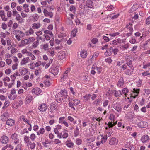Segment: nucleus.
Returning a JSON list of instances; mask_svg holds the SVG:
<instances>
[{
	"instance_id": "f03ea898",
	"label": "nucleus",
	"mask_w": 150,
	"mask_h": 150,
	"mask_svg": "<svg viewBox=\"0 0 150 150\" xmlns=\"http://www.w3.org/2000/svg\"><path fill=\"white\" fill-rule=\"evenodd\" d=\"M80 103V101L77 99L71 98L69 99V105L70 107L73 109L75 110L76 109L74 106H76L79 104Z\"/></svg>"
},
{
	"instance_id": "a18cd8bd",
	"label": "nucleus",
	"mask_w": 150,
	"mask_h": 150,
	"mask_svg": "<svg viewBox=\"0 0 150 150\" xmlns=\"http://www.w3.org/2000/svg\"><path fill=\"white\" fill-rule=\"evenodd\" d=\"M48 139H46L45 140V142H43L42 143V144L43 145V146L45 147H47V145H46V144H50V142H49L48 141H47Z\"/></svg>"
},
{
	"instance_id": "4be33fe9",
	"label": "nucleus",
	"mask_w": 150,
	"mask_h": 150,
	"mask_svg": "<svg viewBox=\"0 0 150 150\" xmlns=\"http://www.w3.org/2000/svg\"><path fill=\"white\" fill-rule=\"evenodd\" d=\"M133 92L134 93H135L137 94L135 95L134 96H132L131 95V97H132L133 98H135L138 96V94L139 93L140 90L139 89H135L134 88L133 89Z\"/></svg>"
},
{
	"instance_id": "aec40b11",
	"label": "nucleus",
	"mask_w": 150,
	"mask_h": 150,
	"mask_svg": "<svg viewBox=\"0 0 150 150\" xmlns=\"http://www.w3.org/2000/svg\"><path fill=\"white\" fill-rule=\"evenodd\" d=\"M28 40L27 39H25L23 40H22L21 42V43L20 45V46H23L25 45L29 44Z\"/></svg>"
},
{
	"instance_id": "a878e982",
	"label": "nucleus",
	"mask_w": 150,
	"mask_h": 150,
	"mask_svg": "<svg viewBox=\"0 0 150 150\" xmlns=\"http://www.w3.org/2000/svg\"><path fill=\"white\" fill-rule=\"evenodd\" d=\"M91 95L90 94H86L83 96V98H84L83 100V101L85 102L90 99Z\"/></svg>"
},
{
	"instance_id": "9d476101",
	"label": "nucleus",
	"mask_w": 150,
	"mask_h": 150,
	"mask_svg": "<svg viewBox=\"0 0 150 150\" xmlns=\"http://www.w3.org/2000/svg\"><path fill=\"white\" fill-rule=\"evenodd\" d=\"M33 99V97L28 95L25 99V104H28L30 103Z\"/></svg>"
},
{
	"instance_id": "0e129e2a",
	"label": "nucleus",
	"mask_w": 150,
	"mask_h": 150,
	"mask_svg": "<svg viewBox=\"0 0 150 150\" xmlns=\"http://www.w3.org/2000/svg\"><path fill=\"white\" fill-rule=\"evenodd\" d=\"M109 101L108 100H105L103 104V105L104 107L106 106L108 104Z\"/></svg>"
},
{
	"instance_id": "5701e85b",
	"label": "nucleus",
	"mask_w": 150,
	"mask_h": 150,
	"mask_svg": "<svg viewBox=\"0 0 150 150\" xmlns=\"http://www.w3.org/2000/svg\"><path fill=\"white\" fill-rule=\"evenodd\" d=\"M113 52V48L110 47L109 49L105 53L106 56H110Z\"/></svg>"
},
{
	"instance_id": "c03bdc74",
	"label": "nucleus",
	"mask_w": 150,
	"mask_h": 150,
	"mask_svg": "<svg viewBox=\"0 0 150 150\" xmlns=\"http://www.w3.org/2000/svg\"><path fill=\"white\" fill-rule=\"evenodd\" d=\"M67 74H65L64 73L63 74L61 78V81H63L64 80L67 78Z\"/></svg>"
},
{
	"instance_id": "a19ab883",
	"label": "nucleus",
	"mask_w": 150,
	"mask_h": 150,
	"mask_svg": "<svg viewBox=\"0 0 150 150\" xmlns=\"http://www.w3.org/2000/svg\"><path fill=\"white\" fill-rule=\"evenodd\" d=\"M42 64V63L40 61H38L36 63H34V65L35 67H38L40 65H41Z\"/></svg>"
},
{
	"instance_id": "6ab92c4d",
	"label": "nucleus",
	"mask_w": 150,
	"mask_h": 150,
	"mask_svg": "<svg viewBox=\"0 0 150 150\" xmlns=\"http://www.w3.org/2000/svg\"><path fill=\"white\" fill-rule=\"evenodd\" d=\"M93 2L91 0H88L86 1V6L90 8L93 7Z\"/></svg>"
},
{
	"instance_id": "79ce46f5",
	"label": "nucleus",
	"mask_w": 150,
	"mask_h": 150,
	"mask_svg": "<svg viewBox=\"0 0 150 150\" xmlns=\"http://www.w3.org/2000/svg\"><path fill=\"white\" fill-rule=\"evenodd\" d=\"M82 142V140L80 139H76V144L78 145H80L81 144Z\"/></svg>"
},
{
	"instance_id": "cd10ccee",
	"label": "nucleus",
	"mask_w": 150,
	"mask_h": 150,
	"mask_svg": "<svg viewBox=\"0 0 150 150\" xmlns=\"http://www.w3.org/2000/svg\"><path fill=\"white\" fill-rule=\"evenodd\" d=\"M20 71L21 75H24L28 71L26 68H23L20 70Z\"/></svg>"
},
{
	"instance_id": "c85d7f7f",
	"label": "nucleus",
	"mask_w": 150,
	"mask_h": 150,
	"mask_svg": "<svg viewBox=\"0 0 150 150\" xmlns=\"http://www.w3.org/2000/svg\"><path fill=\"white\" fill-rule=\"evenodd\" d=\"M29 59V57H27L26 58H24L21 61V65L25 64L28 62V59Z\"/></svg>"
},
{
	"instance_id": "09e8293b",
	"label": "nucleus",
	"mask_w": 150,
	"mask_h": 150,
	"mask_svg": "<svg viewBox=\"0 0 150 150\" xmlns=\"http://www.w3.org/2000/svg\"><path fill=\"white\" fill-rule=\"evenodd\" d=\"M44 33L45 34H49V35L51 36H52L53 34H52V32L50 31H49L48 30H45L44 31Z\"/></svg>"
},
{
	"instance_id": "de8ad7c7",
	"label": "nucleus",
	"mask_w": 150,
	"mask_h": 150,
	"mask_svg": "<svg viewBox=\"0 0 150 150\" xmlns=\"http://www.w3.org/2000/svg\"><path fill=\"white\" fill-rule=\"evenodd\" d=\"M116 40L117 42V43H125V40H121L120 38H118L117 39H116Z\"/></svg>"
},
{
	"instance_id": "9b49d317",
	"label": "nucleus",
	"mask_w": 150,
	"mask_h": 150,
	"mask_svg": "<svg viewBox=\"0 0 150 150\" xmlns=\"http://www.w3.org/2000/svg\"><path fill=\"white\" fill-rule=\"evenodd\" d=\"M32 93H34L36 95H38L41 92V90L39 88H35L33 89L31 91Z\"/></svg>"
},
{
	"instance_id": "3c124183",
	"label": "nucleus",
	"mask_w": 150,
	"mask_h": 150,
	"mask_svg": "<svg viewBox=\"0 0 150 150\" xmlns=\"http://www.w3.org/2000/svg\"><path fill=\"white\" fill-rule=\"evenodd\" d=\"M29 144L30 145V147L32 149H34L35 148L36 145L35 143H31V142L30 143V144Z\"/></svg>"
},
{
	"instance_id": "603ef678",
	"label": "nucleus",
	"mask_w": 150,
	"mask_h": 150,
	"mask_svg": "<svg viewBox=\"0 0 150 150\" xmlns=\"http://www.w3.org/2000/svg\"><path fill=\"white\" fill-rule=\"evenodd\" d=\"M48 44L46 43L43 45V49L45 51L48 50Z\"/></svg>"
},
{
	"instance_id": "58836bf2",
	"label": "nucleus",
	"mask_w": 150,
	"mask_h": 150,
	"mask_svg": "<svg viewBox=\"0 0 150 150\" xmlns=\"http://www.w3.org/2000/svg\"><path fill=\"white\" fill-rule=\"evenodd\" d=\"M107 136H105L104 137H103L101 139V143L102 144L104 143L107 140Z\"/></svg>"
},
{
	"instance_id": "c756f323",
	"label": "nucleus",
	"mask_w": 150,
	"mask_h": 150,
	"mask_svg": "<svg viewBox=\"0 0 150 150\" xmlns=\"http://www.w3.org/2000/svg\"><path fill=\"white\" fill-rule=\"evenodd\" d=\"M87 55V54L86 51H82L81 52L80 55L82 58H85L86 57Z\"/></svg>"
},
{
	"instance_id": "473e14b6",
	"label": "nucleus",
	"mask_w": 150,
	"mask_h": 150,
	"mask_svg": "<svg viewBox=\"0 0 150 150\" xmlns=\"http://www.w3.org/2000/svg\"><path fill=\"white\" fill-rule=\"evenodd\" d=\"M129 92L128 89L127 88H124L122 90V93L125 95V97H127V93H128Z\"/></svg>"
},
{
	"instance_id": "39448f33",
	"label": "nucleus",
	"mask_w": 150,
	"mask_h": 150,
	"mask_svg": "<svg viewBox=\"0 0 150 150\" xmlns=\"http://www.w3.org/2000/svg\"><path fill=\"white\" fill-rule=\"evenodd\" d=\"M47 108V106L45 103H42L38 107V109L40 111L44 112L46 111Z\"/></svg>"
},
{
	"instance_id": "7c9ffc66",
	"label": "nucleus",
	"mask_w": 150,
	"mask_h": 150,
	"mask_svg": "<svg viewBox=\"0 0 150 150\" xmlns=\"http://www.w3.org/2000/svg\"><path fill=\"white\" fill-rule=\"evenodd\" d=\"M13 33L15 35H22V36H23L24 34L21 31L18 30H16L13 31Z\"/></svg>"
},
{
	"instance_id": "ddd939ff",
	"label": "nucleus",
	"mask_w": 150,
	"mask_h": 150,
	"mask_svg": "<svg viewBox=\"0 0 150 150\" xmlns=\"http://www.w3.org/2000/svg\"><path fill=\"white\" fill-rule=\"evenodd\" d=\"M112 93H113L115 96L116 97H120L122 95V92L120 90H114L113 91Z\"/></svg>"
},
{
	"instance_id": "423d86ee",
	"label": "nucleus",
	"mask_w": 150,
	"mask_h": 150,
	"mask_svg": "<svg viewBox=\"0 0 150 150\" xmlns=\"http://www.w3.org/2000/svg\"><path fill=\"white\" fill-rule=\"evenodd\" d=\"M113 107L118 112H121L122 108L120 103H116V104H114Z\"/></svg>"
},
{
	"instance_id": "0eeeda50",
	"label": "nucleus",
	"mask_w": 150,
	"mask_h": 150,
	"mask_svg": "<svg viewBox=\"0 0 150 150\" xmlns=\"http://www.w3.org/2000/svg\"><path fill=\"white\" fill-rule=\"evenodd\" d=\"M118 142V140L115 138H112L110 140L109 144L111 145H117Z\"/></svg>"
},
{
	"instance_id": "2f4dec72",
	"label": "nucleus",
	"mask_w": 150,
	"mask_h": 150,
	"mask_svg": "<svg viewBox=\"0 0 150 150\" xmlns=\"http://www.w3.org/2000/svg\"><path fill=\"white\" fill-rule=\"evenodd\" d=\"M117 124V122H109L108 125L109 128L112 127L113 126Z\"/></svg>"
},
{
	"instance_id": "f257e3e1",
	"label": "nucleus",
	"mask_w": 150,
	"mask_h": 150,
	"mask_svg": "<svg viewBox=\"0 0 150 150\" xmlns=\"http://www.w3.org/2000/svg\"><path fill=\"white\" fill-rule=\"evenodd\" d=\"M67 96V92L62 90L56 96V100L58 103H60L64 99L66 98Z\"/></svg>"
},
{
	"instance_id": "4468645a",
	"label": "nucleus",
	"mask_w": 150,
	"mask_h": 150,
	"mask_svg": "<svg viewBox=\"0 0 150 150\" xmlns=\"http://www.w3.org/2000/svg\"><path fill=\"white\" fill-rule=\"evenodd\" d=\"M43 12L45 16H49L50 18L53 16V13L52 12H49L46 9H44Z\"/></svg>"
},
{
	"instance_id": "393cba45",
	"label": "nucleus",
	"mask_w": 150,
	"mask_h": 150,
	"mask_svg": "<svg viewBox=\"0 0 150 150\" xmlns=\"http://www.w3.org/2000/svg\"><path fill=\"white\" fill-rule=\"evenodd\" d=\"M47 53L51 56H54V50L53 49L50 48L48 50Z\"/></svg>"
},
{
	"instance_id": "ea45409f",
	"label": "nucleus",
	"mask_w": 150,
	"mask_h": 150,
	"mask_svg": "<svg viewBox=\"0 0 150 150\" xmlns=\"http://www.w3.org/2000/svg\"><path fill=\"white\" fill-rule=\"evenodd\" d=\"M8 147L11 148V149H13V147L11 145L7 144L5 147L2 148V150H5Z\"/></svg>"
},
{
	"instance_id": "49530a36",
	"label": "nucleus",
	"mask_w": 150,
	"mask_h": 150,
	"mask_svg": "<svg viewBox=\"0 0 150 150\" xmlns=\"http://www.w3.org/2000/svg\"><path fill=\"white\" fill-rule=\"evenodd\" d=\"M33 18L34 21H37L38 18L39 16L38 14H36L35 15H33L32 16Z\"/></svg>"
},
{
	"instance_id": "b1692460",
	"label": "nucleus",
	"mask_w": 150,
	"mask_h": 150,
	"mask_svg": "<svg viewBox=\"0 0 150 150\" xmlns=\"http://www.w3.org/2000/svg\"><path fill=\"white\" fill-rule=\"evenodd\" d=\"M62 126L59 125H57L56 126V128L54 129V131L55 134H58V130H60L61 129Z\"/></svg>"
},
{
	"instance_id": "13d9d810",
	"label": "nucleus",
	"mask_w": 150,
	"mask_h": 150,
	"mask_svg": "<svg viewBox=\"0 0 150 150\" xmlns=\"http://www.w3.org/2000/svg\"><path fill=\"white\" fill-rule=\"evenodd\" d=\"M103 38L106 42L109 41L110 40V39L109 37L108 36H104L103 37Z\"/></svg>"
},
{
	"instance_id": "72a5a7b5",
	"label": "nucleus",
	"mask_w": 150,
	"mask_h": 150,
	"mask_svg": "<svg viewBox=\"0 0 150 150\" xmlns=\"http://www.w3.org/2000/svg\"><path fill=\"white\" fill-rule=\"evenodd\" d=\"M32 27L33 28L37 29L39 28L41 26V24L40 23L36 24L34 23L32 25Z\"/></svg>"
},
{
	"instance_id": "2eb2a0df",
	"label": "nucleus",
	"mask_w": 150,
	"mask_h": 150,
	"mask_svg": "<svg viewBox=\"0 0 150 150\" xmlns=\"http://www.w3.org/2000/svg\"><path fill=\"white\" fill-rule=\"evenodd\" d=\"M149 139V137L148 135H144L141 138V140L143 143H145Z\"/></svg>"
},
{
	"instance_id": "052dcab7",
	"label": "nucleus",
	"mask_w": 150,
	"mask_h": 150,
	"mask_svg": "<svg viewBox=\"0 0 150 150\" xmlns=\"http://www.w3.org/2000/svg\"><path fill=\"white\" fill-rule=\"evenodd\" d=\"M17 134L14 133L12 134L11 136V137L12 139L15 140L17 139Z\"/></svg>"
},
{
	"instance_id": "8fccbe9b",
	"label": "nucleus",
	"mask_w": 150,
	"mask_h": 150,
	"mask_svg": "<svg viewBox=\"0 0 150 150\" xmlns=\"http://www.w3.org/2000/svg\"><path fill=\"white\" fill-rule=\"evenodd\" d=\"M20 120L21 121H23L24 122L27 121V119L26 118H25V117L22 115L21 116L20 118Z\"/></svg>"
},
{
	"instance_id": "6e6d98bb",
	"label": "nucleus",
	"mask_w": 150,
	"mask_h": 150,
	"mask_svg": "<svg viewBox=\"0 0 150 150\" xmlns=\"http://www.w3.org/2000/svg\"><path fill=\"white\" fill-rule=\"evenodd\" d=\"M38 41H37L33 43V46L34 48H35L38 46Z\"/></svg>"
},
{
	"instance_id": "774afa93",
	"label": "nucleus",
	"mask_w": 150,
	"mask_h": 150,
	"mask_svg": "<svg viewBox=\"0 0 150 150\" xmlns=\"http://www.w3.org/2000/svg\"><path fill=\"white\" fill-rule=\"evenodd\" d=\"M146 23L147 25H149L150 24V16H149L146 19Z\"/></svg>"
},
{
	"instance_id": "4c0bfd02",
	"label": "nucleus",
	"mask_w": 150,
	"mask_h": 150,
	"mask_svg": "<svg viewBox=\"0 0 150 150\" xmlns=\"http://www.w3.org/2000/svg\"><path fill=\"white\" fill-rule=\"evenodd\" d=\"M127 120L129 121H132L133 120V116L132 115H129L127 116Z\"/></svg>"
},
{
	"instance_id": "a211bd4d",
	"label": "nucleus",
	"mask_w": 150,
	"mask_h": 150,
	"mask_svg": "<svg viewBox=\"0 0 150 150\" xmlns=\"http://www.w3.org/2000/svg\"><path fill=\"white\" fill-rule=\"evenodd\" d=\"M15 121L12 119H9L8 120L6 121V124L7 125L12 126L14 125Z\"/></svg>"
},
{
	"instance_id": "37998d69",
	"label": "nucleus",
	"mask_w": 150,
	"mask_h": 150,
	"mask_svg": "<svg viewBox=\"0 0 150 150\" xmlns=\"http://www.w3.org/2000/svg\"><path fill=\"white\" fill-rule=\"evenodd\" d=\"M137 6V4H134L132 7L131 9L130 10V11H131V12H133V11H135L137 8L135 7V6Z\"/></svg>"
},
{
	"instance_id": "6e6552de",
	"label": "nucleus",
	"mask_w": 150,
	"mask_h": 150,
	"mask_svg": "<svg viewBox=\"0 0 150 150\" xmlns=\"http://www.w3.org/2000/svg\"><path fill=\"white\" fill-rule=\"evenodd\" d=\"M132 24H131L130 23H129V24L127 25L126 28H125V30L127 32L132 33L133 29L132 27Z\"/></svg>"
},
{
	"instance_id": "f8f14e48",
	"label": "nucleus",
	"mask_w": 150,
	"mask_h": 150,
	"mask_svg": "<svg viewBox=\"0 0 150 150\" xmlns=\"http://www.w3.org/2000/svg\"><path fill=\"white\" fill-rule=\"evenodd\" d=\"M64 117H62L59 118V122L60 123L64 124L66 127H68L69 126L67 122L64 120Z\"/></svg>"
},
{
	"instance_id": "dca6fc26",
	"label": "nucleus",
	"mask_w": 150,
	"mask_h": 150,
	"mask_svg": "<svg viewBox=\"0 0 150 150\" xmlns=\"http://www.w3.org/2000/svg\"><path fill=\"white\" fill-rule=\"evenodd\" d=\"M124 85V80L122 77H121L119 79L117 83V86L120 87Z\"/></svg>"
},
{
	"instance_id": "e2e57ef3",
	"label": "nucleus",
	"mask_w": 150,
	"mask_h": 150,
	"mask_svg": "<svg viewBox=\"0 0 150 150\" xmlns=\"http://www.w3.org/2000/svg\"><path fill=\"white\" fill-rule=\"evenodd\" d=\"M44 84L45 85H46L47 86H49L51 84V83H50V81H48L47 80H45V81Z\"/></svg>"
},
{
	"instance_id": "5fc2aeb1",
	"label": "nucleus",
	"mask_w": 150,
	"mask_h": 150,
	"mask_svg": "<svg viewBox=\"0 0 150 150\" xmlns=\"http://www.w3.org/2000/svg\"><path fill=\"white\" fill-rule=\"evenodd\" d=\"M99 55V53L98 52H95L92 55V58L90 59V60L92 59L93 58H96Z\"/></svg>"
},
{
	"instance_id": "bf43d9fd",
	"label": "nucleus",
	"mask_w": 150,
	"mask_h": 150,
	"mask_svg": "<svg viewBox=\"0 0 150 150\" xmlns=\"http://www.w3.org/2000/svg\"><path fill=\"white\" fill-rule=\"evenodd\" d=\"M142 74L143 76H145L147 75H150V73L149 71H146L142 73Z\"/></svg>"
},
{
	"instance_id": "4d7b16f0",
	"label": "nucleus",
	"mask_w": 150,
	"mask_h": 150,
	"mask_svg": "<svg viewBox=\"0 0 150 150\" xmlns=\"http://www.w3.org/2000/svg\"><path fill=\"white\" fill-rule=\"evenodd\" d=\"M18 51V50L16 49L14 47H12V49L11 51V53L12 54H13L14 53L17 52Z\"/></svg>"
},
{
	"instance_id": "864d4df0",
	"label": "nucleus",
	"mask_w": 150,
	"mask_h": 150,
	"mask_svg": "<svg viewBox=\"0 0 150 150\" xmlns=\"http://www.w3.org/2000/svg\"><path fill=\"white\" fill-rule=\"evenodd\" d=\"M36 136L34 134H31L30 138L31 140L34 141L35 140Z\"/></svg>"
},
{
	"instance_id": "f704fd0d",
	"label": "nucleus",
	"mask_w": 150,
	"mask_h": 150,
	"mask_svg": "<svg viewBox=\"0 0 150 150\" xmlns=\"http://www.w3.org/2000/svg\"><path fill=\"white\" fill-rule=\"evenodd\" d=\"M119 15V14L114 15V16H113L112 15H110L108 16V18H110L112 19H114L117 18L118 17Z\"/></svg>"
},
{
	"instance_id": "c9c22d12",
	"label": "nucleus",
	"mask_w": 150,
	"mask_h": 150,
	"mask_svg": "<svg viewBox=\"0 0 150 150\" xmlns=\"http://www.w3.org/2000/svg\"><path fill=\"white\" fill-rule=\"evenodd\" d=\"M34 33V31L33 29L30 28L29 30L26 32V35H30L33 34Z\"/></svg>"
},
{
	"instance_id": "1a4fd4ad",
	"label": "nucleus",
	"mask_w": 150,
	"mask_h": 150,
	"mask_svg": "<svg viewBox=\"0 0 150 150\" xmlns=\"http://www.w3.org/2000/svg\"><path fill=\"white\" fill-rule=\"evenodd\" d=\"M1 141L2 143L6 144L8 142L9 140L7 136L4 135L1 137Z\"/></svg>"
},
{
	"instance_id": "e433bc0d",
	"label": "nucleus",
	"mask_w": 150,
	"mask_h": 150,
	"mask_svg": "<svg viewBox=\"0 0 150 150\" xmlns=\"http://www.w3.org/2000/svg\"><path fill=\"white\" fill-rule=\"evenodd\" d=\"M77 29H74L71 32V35L73 37H74L76 35V33H77Z\"/></svg>"
},
{
	"instance_id": "680f3d73",
	"label": "nucleus",
	"mask_w": 150,
	"mask_h": 150,
	"mask_svg": "<svg viewBox=\"0 0 150 150\" xmlns=\"http://www.w3.org/2000/svg\"><path fill=\"white\" fill-rule=\"evenodd\" d=\"M55 49L56 50H60L62 49L63 47L61 45L59 46H57L56 44L55 45Z\"/></svg>"
},
{
	"instance_id": "f3484780",
	"label": "nucleus",
	"mask_w": 150,
	"mask_h": 150,
	"mask_svg": "<svg viewBox=\"0 0 150 150\" xmlns=\"http://www.w3.org/2000/svg\"><path fill=\"white\" fill-rule=\"evenodd\" d=\"M66 144L67 146L69 148H72L74 146V144L71 140H67L66 142Z\"/></svg>"
},
{
	"instance_id": "7ed1b4c3",
	"label": "nucleus",
	"mask_w": 150,
	"mask_h": 150,
	"mask_svg": "<svg viewBox=\"0 0 150 150\" xmlns=\"http://www.w3.org/2000/svg\"><path fill=\"white\" fill-rule=\"evenodd\" d=\"M59 69V67L58 66L52 67L50 69L49 71L54 75H56L58 74Z\"/></svg>"
},
{
	"instance_id": "338daca9",
	"label": "nucleus",
	"mask_w": 150,
	"mask_h": 150,
	"mask_svg": "<svg viewBox=\"0 0 150 150\" xmlns=\"http://www.w3.org/2000/svg\"><path fill=\"white\" fill-rule=\"evenodd\" d=\"M105 61L106 62L109 63H111L112 62V60L110 58H109L105 59Z\"/></svg>"
},
{
	"instance_id": "20e7f679",
	"label": "nucleus",
	"mask_w": 150,
	"mask_h": 150,
	"mask_svg": "<svg viewBox=\"0 0 150 150\" xmlns=\"http://www.w3.org/2000/svg\"><path fill=\"white\" fill-rule=\"evenodd\" d=\"M138 126L140 128H143L146 127L148 126V123L145 121H141L137 124Z\"/></svg>"
},
{
	"instance_id": "412c9836",
	"label": "nucleus",
	"mask_w": 150,
	"mask_h": 150,
	"mask_svg": "<svg viewBox=\"0 0 150 150\" xmlns=\"http://www.w3.org/2000/svg\"><path fill=\"white\" fill-rule=\"evenodd\" d=\"M0 16L1 17L3 20L5 21L7 20V18H5V15L4 12L2 10L0 11Z\"/></svg>"
},
{
	"instance_id": "bb28decb",
	"label": "nucleus",
	"mask_w": 150,
	"mask_h": 150,
	"mask_svg": "<svg viewBox=\"0 0 150 150\" xmlns=\"http://www.w3.org/2000/svg\"><path fill=\"white\" fill-rule=\"evenodd\" d=\"M24 140L25 142L27 143L28 145V144H30L31 142L30 141L29 137L27 136H25L24 138Z\"/></svg>"
},
{
	"instance_id": "69168bd1",
	"label": "nucleus",
	"mask_w": 150,
	"mask_h": 150,
	"mask_svg": "<svg viewBox=\"0 0 150 150\" xmlns=\"http://www.w3.org/2000/svg\"><path fill=\"white\" fill-rule=\"evenodd\" d=\"M7 25L5 23H3L2 24V28L3 29L5 30L7 28Z\"/></svg>"
}]
</instances>
